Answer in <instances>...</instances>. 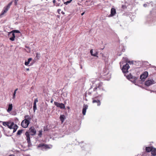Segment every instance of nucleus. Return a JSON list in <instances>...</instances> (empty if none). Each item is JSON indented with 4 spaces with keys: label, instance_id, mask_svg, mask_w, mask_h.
Wrapping results in <instances>:
<instances>
[{
    "label": "nucleus",
    "instance_id": "1",
    "mask_svg": "<svg viewBox=\"0 0 156 156\" xmlns=\"http://www.w3.org/2000/svg\"><path fill=\"white\" fill-rule=\"evenodd\" d=\"M36 130L34 127H31L30 128L29 130V132H26L25 135L26 136L27 140L29 144L30 143V135L33 136L36 134Z\"/></svg>",
    "mask_w": 156,
    "mask_h": 156
},
{
    "label": "nucleus",
    "instance_id": "2",
    "mask_svg": "<svg viewBox=\"0 0 156 156\" xmlns=\"http://www.w3.org/2000/svg\"><path fill=\"white\" fill-rule=\"evenodd\" d=\"M3 125L7 126L10 129H13V133H15L17 130L18 126L16 124H14L13 122H4L3 123Z\"/></svg>",
    "mask_w": 156,
    "mask_h": 156
},
{
    "label": "nucleus",
    "instance_id": "3",
    "mask_svg": "<svg viewBox=\"0 0 156 156\" xmlns=\"http://www.w3.org/2000/svg\"><path fill=\"white\" fill-rule=\"evenodd\" d=\"M102 85V83L100 82L98 83L96 87L94 89V91H97V94L100 96L102 95V93L101 92H102L104 90Z\"/></svg>",
    "mask_w": 156,
    "mask_h": 156
},
{
    "label": "nucleus",
    "instance_id": "4",
    "mask_svg": "<svg viewBox=\"0 0 156 156\" xmlns=\"http://www.w3.org/2000/svg\"><path fill=\"white\" fill-rule=\"evenodd\" d=\"M52 147V146L51 145H48L43 144H40V147H41L42 150L51 149Z\"/></svg>",
    "mask_w": 156,
    "mask_h": 156
},
{
    "label": "nucleus",
    "instance_id": "5",
    "mask_svg": "<svg viewBox=\"0 0 156 156\" xmlns=\"http://www.w3.org/2000/svg\"><path fill=\"white\" fill-rule=\"evenodd\" d=\"M12 2H10L4 8V9H3L1 13L0 14L1 16L3 15L5 13H6L7 12L8 9L10 8V6L12 4Z\"/></svg>",
    "mask_w": 156,
    "mask_h": 156
},
{
    "label": "nucleus",
    "instance_id": "6",
    "mask_svg": "<svg viewBox=\"0 0 156 156\" xmlns=\"http://www.w3.org/2000/svg\"><path fill=\"white\" fill-rule=\"evenodd\" d=\"M30 123V121L27 119H24L22 122L21 125L24 128H27Z\"/></svg>",
    "mask_w": 156,
    "mask_h": 156
},
{
    "label": "nucleus",
    "instance_id": "7",
    "mask_svg": "<svg viewBox=\"0 0 156 156\" xmlns=\"http://www.w3.org/2000/svg\"><path fill=\"white\" fill-rule=\"evenodd\" d=\"M54 104L57 107H59L61 109L65 108V105L62 103H59L57 102H54Z\"/></svg>",
    "mask_w": 156,
    "mask_h": 156
},
{
    "label": "nucleus",
    "instance_id": "8",
    "mask_svg": "<svg viewBox=\"0 0 156 156\" xmlns=\"http://www.w3.org/2000/svg\"><path fill=\"white\" fill-rule=\"evenodd\" d=\"M129 68V66L128 63H126L125 65L123 66L122 68L123 72L126 73L128 72V70Z\"/></svg>",
    "mask_w": 156,
    "mask_h": 156
},
{
    "label": "nucleus",
    "instance_id": "9",
    "mask_svg": "<svg viewBox=\"0 0 156 156\" xmlns=\"http://www.w3.org/2000/svg\"><path fill=\"white\" fill-rule=\"evenodd\" d=\"M154 83V81L153 80H147L145 82V85L147 86H149Z\"/></svg>",
    "mask_w": 156,
    "mask_h": 156
},
{
    "label": "nucleus",
    "instance_id": "10",
    "mask_svg": "<svg viewBox=\"0 0 156 156\" xmlns=\"http://www.w3.org/2000/svg\"><path fill=\"white\" fill-rule=\"evenodd\" d=\"M148 75V73L147 71L144 72L143 74L140 76V78L141 80L147 78Z\"/></svg>",
    "mask_w": 156,
    "mask_h": 156
},
{
    "label": "nucleus",
    "instance_id": "11",
    "mask_svg": "<svg viewBox=\"0 0 156 156\" xmlns=\"http://www.w3.org/2000/svg\"><path fill=\"white\" fill-rule=\"evenodd\" d=\"M88 106L87 105H84L82 110V113L83 115H85L86 110L87 109Z\"/></svg>",
    "mask_w": 156,
    "mask_h": 156
},
{
    "label": "nucleus",
    "instance_id": "12",
    "mask_svg": "<svg viewBox=\"0 0 156 156\" xmlns=\"http://www.w3.org/2000/svg\"><path fill=\"white\" fill-rule=\"evenodd\" d=\"M116 13V9L115 8H112L111 10V14L110 16H114Z\"/></svg>",
    "mask_w": 156,
    "mask_h": 156
},
{
    "label": "nucleus",
    "instance_id": "13",
    "mask_svg": "<svg viewBox=\"0 0 156 156\" xmlns=\"http://www.w3.org/2000/svg\"><path fill=\"white\" fill-rule=\"evenodd\" d=\"M38 102V100L37 98L35 99L33 106V109L34 111L35 112V110L37 109L36 103Z\"/></svg>",
    "mask_w": 156,
    "mask_h": 156
},
{
    "label": "nucleus",
    "instance_id": "14",
    "mask_svg": "<svg viewBox=\"0 0 156 156\" xmlns=\"http://www.w3.org/2000/svg\"><path fill=\"white\" fill-rule=\"evenodd\" d=\"M93 101L92 102L93 103H98V106H99L101 105V102H100V101L98 100H96L94 99V98H92Z\"/></svg>",
    "mask_w": 156,
    "mask_h": 156
},
{
    "label": "nucleus",
    "instance_id": "15",
    "mask_svg": "<svg viewBox=\"0 0 156 156\" xmlns=\"http://www.w3.org/2000/svg\"><path fill=\"white\" fill-rule=\"evenodd\" d=\"M12 104H10L9 105L7 111L8 112H9L12 110Z\"/></svg>",
    "mask_w": 156,
    "mask_h": 156
},
{
    "label": "nucleus",
    "instance_id": "16",
    "mask_svg": "<svg viewBox=\"0 0 156 156\" xmlns=\"http://www.w3.org/2000/svg\"><path fill=\"white\" fill-rule=\"evenodd\" d=\"M153 147H146L145 148L146 151L147 152H149L151 151Z\"/></svg>",
    "mask_w": 156,
    "mask_h": 156
},
{
    "label": "nucleus",
    "instance_id": "17",
    "mask_svg": "<svg viewBox=\"0 0 156 156\" xmlns=\"http://www.w3.org/2000/svg\"><path fill=\"white\" fill-rule=\"evenodd\" d=\"M151 153L154 156H156V149L153 148L152 150L151 151Z\"/></svg>",
    "mask_w": 156,
    "mask_h": 156
},
{
    "label": "nucleus",
    "instance_id": "18",
    "mask_svg": "<svg viewBox=\"0 0 156 156\" xmlns=\"http://www.w3.org/2000/svg\"><path fill=\"white\" fill-rule=\"evenodd\" d=\"M32 58H29L28 59L27 61H26L25 62V65L26 66H28L30 62V61L32 60Z\"/></svg>",
    "mask_w": 156,
    "mask_h": 156
},
{
    "label": "nucleus",
    "instance_id": "19",
    "mask_svg": "<svg viewBox=\"0 0 156 156\" xmlns=\"http://www.w3.org/2000/svg\"><path fill=\"white\" fill-rule=\"evenodd\" d=\"M65 116L64 115H61L60 116V119L61 121L62 122V123L65 119L64 118Z\"/></svg>",
    "mask_w": 156,
    "mask_h": 156
},
{
    "label": "nucleus",
    "instance_id": "20",
    "mask_svg": "<svg viewBox=\"0 0 156 156\" xmlns=\"http://www.w3.org/2000/svg\"><path fill=\"white\" fill-rule=\"evenodd\" d=\"M15 38V34L14 33H12V37L9 38L10 40L11 41H13L14 40Z\"/></svg>",
    "mask_w": 156,
    "mask_h": 156
},
{
    "label": "nucleus",
    "instance_id": "21",
    "mask_svg": "<svg viewBox=\"0 0 156 156\" xmlns=\"http://www.w3.org/2000/svg\"><path fill=\"white\" fill-rule=\"evenodd\" d=\"M18 90V89L17 88L14 91V93H13V96H12V98L14 99L15 98V97H16V91H17V90Z\"/></svg>",
    "mask_w": 156,
    "mask_h": 156
},
{
    "label": "nucleus",
    "instance_id": "22",
    "mask_svg": "<svg viewBox=\"0 0 156 156\" xmlns=\"http://www.w3.org/2000/svg\"><path fill=\"white\" fill-rule=\"evenodd\" d=\"M22 133V130H19L17 132V135H20Z\"/></svg>",
    "mask_w": 156,
    "mask_h": 156
},
{
    "label": "nucleus",
    "instance_id": "23",
    "mask_svg": "<svg viewBox=\"0 0 156 156\" xmlns=\"http://www.w3.org/2000/svg\"><path fill=\"white\" fill-rule=\"evenodd\" d=\"M25 119H27L28 120L30 121V117L28 115H26L25 117Z\"/></svg>",
    "mask_w": 156,
    "mask_h": 156
},
{
    "label": "nucleus",
    "instance_id": "24",
    "mask_svg": "<svg viewBox=\"0 0 156 156\" xmlns=\"http://www.w3.org/2000/svg\"><path fill=\"white\" fill-rule=\"evenodd\" d=\"M56 6L58 7L60 5V2H56L55 4V5Z\"/></svg>",
    "mask_w": 156,
    "mask_h": 156
},
{
    "label": "nucleus",
    "instance_id": "25",
    "mask_svg": "<svg viewBox=\"0 0 156 156\" xmlns=\"http://www.w3.org/2000/svg\"><path fill=\"white\" fill-rule=\"evenodd\" d=\"M98 52H96L95 53L93 54V56H96L97 57H98V56H97L98 55Z\"/></svg>",
    "mask_w": 156,
    "mask_h": 156
},
{
    "label": "nucleus",
    "instance_id": "26",
    "mask_svg": "<svg viewBox=\"0 0 156 156\" xmlns=\"http://www.w3.org/2000/svg\"><path fill=\"white\" fill-rule=\"evenodd\" d=\"M72 1L71 0H70V1H67V2H65L64 3V4H66V5H67L68 4V3H70Z\"/></svg>",
    "mask_w": 156,
    "mask_h": 156
},
{
    "label": "nucleus",
    "instance_id": "27",
    "mask_svg": "<svg viewBox=\"0 0 156 156\" xmlns=\"http://www.w3.org/2000/svg\"><path fill=\"white\" fill-rule=\"evenodd\" d=\"M13 31L14 32H15L16 33H20V32L19 30H14Z\"/></svg>",
    "mask_w": 156,
    "mask_h": 156
},
{
    "label": "nucleus",
    "instance_id": "28",
    "mask_svg": "<svg viewBox=\"0 0 156 156\" xmlns=\"http://www.w3.org/2000/svg\"><path fill=\"white\" fill-rule=\"evenodd\" d=\"M129 78L131 79L132 78L133 76L131 74L129 75L128 76Z\"/></svg>",
    "mask_w": 156,
    "mask_h": 156
},
{
    "label": "nucleus",
    "instance_id": "29",
    "mask_svg": "<svg viewBox=\"0 0 156 156\" xmlns=\"http://www.w3.org/2000/svg\"><path fill=\"white\" fill-rule=\"evenodd\" d=\"M17 1H14V4L15 5H17Z\"/></svg>",
    "mask_w": 156,
    "mask_h": 156
},
{
    "label": "nucleus",
    "instance_id": "30",
    "mask_svg": "<svg viewBox=\"0 0 156 156\" xmlns=\"http://www.w3.org/2000/svg\"><path fill=\"white\" fill-rule=\"evenodd\" d=\"M90 53L91 54V55L93 56V50L92 49H91L90 50Z\"/></svg>",
    "mask_w": 156,
    "mask_h": 156
},
{
    "label": "nucleus",
    "instance_id": "31",
    "mask_svg": "<svg viewBox=\"0 0 156 156\" xmlns=\"http://www.w3.org/2000/svg\"><path fill=\"white\" fill-rule=\"evenodd\" d=\"M53 3L54 4V5H55V3H56V1L55 0H53Z\"/></svg>",
    "mask_w": 156,
    "mask_h": 156
},
{
    "label": "nucleus",
    "instance_id": "32",
    "mask_svg": "<svg viewBox=\"0 0 156 156\" xmlns=\"http://www.w3.org/2000/svg\"><path fill=\"white\" fill-rule=\"evenodd\" d=\"M42 135V131H40V137H41Z\"/></svg>",
    "mask_w": 156,
    "mask_h": 156
},
{
    "label": "nucleus",
    "instance_id": "33",
    "mask_svg": "<svg viewBox=\"0 0 156 156\" xmlns=\"http://www.w3.org/2000/svg\"><path fill=\"white\" fill-rule=\"evenodd\" d=\"M61 9H59L58 10V13H59L61 11Z\"/></svg>",
    "mask_w": 156,
    "mask_h": 156
},
{
    "label": "nucleus",
    "instance_id": "34",
    "mask_svg": "<svg viewBox=\"0 0 156 156\" xmlns=\"http://www.w3.org/2000/svg\"><path fill=\"white\" fill-rule=\"evenodd\" d=\"M84 13V12H83V13H82V14H81V15L82 16H83Z\"/></svg>",
    "mask_w": 156,
    "mask_h": 156
},
{
    "label": "nucleus",
    "instance_id": "35",
    "mask_svg": "<svg viewBox=\"0 0 156 156\" xmlns=\"http://www.w3.org/2000/svg\"><path fill=\"white\" fill-rule=\"evenodd\" d=\"M62 13L63 14H65V13L63 12L62 11Z\"/></svg>",
    "mask_w": 156,
    "mask_h": 156
},
{
    "label": "nucleus",
    "instance_id": "36",
    "mask_svg": "<svg viewBox=\"0 0 156 156\" xmlns=\"http://www.w3.org/2000/svg\"><path fill=\"white\" fill-rule=\"evenodd\" d=\"M9 156H14V155L13 154H11Z\"/></svg>",
    "mask_w": 156,
    "mask_h": 156
},
{
    "label": "nucleus",
    "instance_id": "37",
    "mask_svg": "<svg viewBox=\"0 0 156 156\" xmlns=\"http://www.w3.org/2000/svg\"><path fill=\"white\" fill-rule=\"evenodd\" d=\"M19 0H14V1H18Z\"/></svg>",
    "mask_w": 156,
    "mask_h": 156
},
{
    "label": "nucleus",
    "instance_id": "38",
    "mask_svg": "<svg viewBox=\"0 0 156 156\" xmlns=\"http://www.w3.org/2000/svg\"><path fill=\"white\" fill-rule=\"evenodd\" d=\"M52 101H53L52 100L51 101V102H52Z\"/></svg>",
    "mask_w": 156,
    "mask_h": 156
},
{
    "label": "nucleus",
    "instance_id": "39",
    "mask_svg": "<svg viewBox=\"0 0 156 156\" xmlns=\"http://www.w3.org/2000/svg\"><path fill=\"white\" fill-rule=\"evenodd\" d=\"M27 69V70H29V69Z\"/></svg>",
    "mask_w": 156,
    "mask_h": 156
},
{
    "label": "nucleus",
    "instance_id": "40",
    "mask_svg": "<svg viewBox=\"0 0 156 156\" xmlns=\"http://www.w3.org/2000/svg\"><path fill=\"white\" fill-rule=\"evenodd\" d=\"M37 147H39V145H38V146H37Z\"/></svg>",
    "mask_w": 156,
    "mask_h": 156
},
{
    "label": "nucleus",
    "instance_id": "41",
    "mask_svg": "<svg viewBox=\"0 0 156 156\" xmlns=\"http://www.w3.org/2000/svg\"><path fill=\"white\" fill-rule=\"evenodd\" d=\"M46 1H48V0H46Z\"/></svg>",
    "mask_w": 156,
    "mask_h": 156
},
{
    "label": "nucleus",
    "instance_id": "42",
    "mask_svg": "<svg viewBox=\"0 0 156 156\" xmlns=\"http://www.w3.org/2000/svg\"><path fill=\"white\" fill-rule=\"evenodd\" d=\"M71 0L72 1V0Z\"/></svg>",
    "mask_w": 156,
    "mask_h": 156
}]
</instances>
